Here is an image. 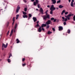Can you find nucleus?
<instances>
[{
	"instance_id": "f257e3e1",
	"label": "nucleus",
	"mask_w": 75,
	"mask_h": 75,
	"mask_svg": "<svg viewBox=\"0 0 75 75\" xmlns=\"http://www.w3.org/2000/svg\"><path fill=\"white\" fill-rule=\"evenodd\" d=\"M56 9V8L54 7V5H52V6H51L50 10H51L50 12V14H51L52 15L53 13V11H54V10H55Z\"/></svg>"
},
{
	"instance_id": "f03ea898",
	"label": "nucleus",
	"mask_w": 75,
	"mask_h": 75,
	"mask_svg": "<svg viewBox=\"0 0 75 75\" xmlns=\"http://www.w3.org/2000/svg\"><path fill=\"white\" fill-rule=\"evenodd\" d=\"M43 18L44 20H47V18L50 19V15H48L47 16L44 15L43 16Z\"/></svg>"
},
{
	"instance_id": "7ed1b4c3",
	"label": "nucleus",
	"mask_w": 75,
	"mask_h": 75,
	"mask_svg": "<svg viewBox=\"0 0 75 75\" xmlns=\"http://www.w3.org/2000/svg\"><path fill=\"white\" fill-rule=\"evenodd\" d=\"M7 45H8V43H7L6 45L4 44V43H2V47H4V48H7Z\"/></svg>"
},
{
	"instance_id": "20e7f679",
	"label": "nucleus",
	"mask_w": 75,
	"mask_h": 75,
	"mask_svg": "<svg viewBox=\"0 0 75 75\" xmlns=\"http://www.w3.org/2000/svg\"><path fill=\"white\" fill-rule=\"evenodd\" d=\"M51 21L50 20H48L46 22V24L47 25H49V24H51Z\"/></svg>"
},
{
	"instance_id": "39448f33",
	"label": "nucleus",
	"mask_w": 75,
	"mask_h": 75,
	"mask_svg": "<svg viewBox=\"0 0 75 75\" xmlns=\"http://www.w3.org/2000/svg\"><path fill=\"white\" fill-rule=\"evenodd\" d=\"M59 30L61 31L63 30V28L62 26H59Z\"/></svg>"
},
{
	"instance_id": "423d86ee",
	"label": "nucleus",
	"mask_w": 75,
	"mask_h": 75,
	"mask_svg": "<svg viewBox=\"0 0 75 75\" xmlns=\"http://www.w3.org/2000/svg\"><path fill=\"white\" fill-rule=\"evenodd\" d=\"M20 6H18L17 7V8L16 10V13H18V11H19V10H20Z\"/></svg>"
},
{
	"instance_id": "0eeeda50",
	"label": "nucleus",
	"mask_w": 75,
	"mask_h": 75,
	"mask_svg": "<svg viewBox=\"0 0 75 75\" xmlns=\"http://www.w3.org/2000/svg\"><path fill=\"white\" fill-rule=\"evenodd\" d=\"M52 4H55L56 3V0H52Z\"/></svg>"
},
{
	"instance_id": "6e6552de",
	"label": "nucleus",
	"mask_w": 75,
	"mask_h": 75,
	"mask_svg": "<svg viewBox=\"0 0 75 75\" xmlns=\"http://www.w3.org/2000/svg\"><path fill=\"white\" fill-rule=\"evenodd\" d=\"M40 11L41 13L42 14H43V9H42L41 8H40Z\"/></svg>"
},
{
	"instance_id": "1a4fd4ad",
	"label": "nucleus",
	"mask_w": 75,
	"mask_h": 75,
	"mask_svg": "<svg viewBox=\"0 0 75 75\" xmlns=\"http://www.w3.org/2000/svg\"><path fill=\"white\" fill-rule=\"evenodd\" d=\"M41 26H40L39 28L38 29V31L39 32H41V31H42V29H41Z\"/></svg>"
},
{
	"instance_id": "9d476101",
	"label": "nucleus",
	"mask_w": 75,
	"mask_h": 75,
	"mask_svg": "<svg viewBox=\"0 0 75 75\" xmlns=\"http://www.w3.org/2000/svg\"><path fill=\"white\" fill-rule=\"evenodd\" d=\"M46 26H47V25L44 24H42L41 25V27L42 28H43L44 27H46Z\"/></svg>"
},
{
	"instance_id": "9b49d317",
	"label": "nucleus",
	"mask_w": 75,
	"mask_h": 75,
	"mask_svg": "<svg viewBox=\"0 0 75 75\" xmlns=\"http://www.w3.org/2000/svg\"><path fill=\"white\" fill-rule=\"evenodd\" d=\"M33 18L34 21V22H35V21H37V18H36L33 17Z\"/></svg>"
},
{
	"instance_id": "f8f14e48",
	"label": "nucleus",
	"mask_w": 75,
	"mask_h": 75,
	"mask_svg": "<svg viewBox=\"0 0 75 75\" xmlns=\"http://www.w3.org/2000/svg\"><path fill=\"white\" fill-rule=\"evenodd\" d=\"M59 8H62L64 7V6H62V5H60L59 6Z\"/></svg>"
},
{
	"instance_id": "ddd939ff",
	"label": "nucleus",
	"mask_w": 75,
	"mask_h": 75,
	"mask_svg": "<svg viewBox=\"0 0 75 75\" xmlns=\"http://www.w3.org/2000/svg\"><path fill=\"white\" fill-rule=\"evenodd\" d=\"M13 30H12L11 31V33L10 35V37H11L12 34H13Z\"/></svg>"
},
{
	"instance_id": "4468645a",
	"label": "nucleus",
	"mask_w": 75,
	"mask_h": 75,
	"mask_svg": "<svg viewBox=\"0 0 75 75\" xmlns=\"http://www.w3.org/2000/svg\"><path fill=\"white\" fill-rule=\"evenodd\" d=\"M65 10H63L62 11V13H61V15H63V14H64V13H65Z\"/></svg>"
},
{
	"instance_id": "2eb2a0df",
	"label": "nucleus",
	"mask_w": 75,
	"mask_h": 75,
	"mask_svg": "<svg viewBox=\"0 0 75 75\" xmlns=\"http://www.w3.org/2000/svg\"><path fill=\"white\" fill-rule=\"evenodd\" d=\"M23 18H27V15H25L23 16Z\"/></svg>"
},
{
	"instance_id": "dca6fc26",
	"label": "nucleus",
	"mask_w": 75,
	"mask_h": 75,
	"mask_svg": "<svg viewBox=\"0 0 75 75\" xmlns=\"http://www.w3.org/2000/svg\"><path fill=\"white\" fill-rule=\"evenodd\" d=\"M16 41H17L16 42V43H17V44H18V43H19V42H20V41H19V40H18V39H16Z\"/></svg>"
},
{
	"instance_id": "f3484780",
	"label": "nucleus",
	"mask_w": 75,
	"mask_h": 75,
	"mask_svg": "<svg viewBox=\"0 0 75 75\" xmlns=\"http://www.w3.org/2000/svg\"><path fill=\"white\" fill-rule=\"evenodd\" d=\"M71 5V7H74V3L71 2V4H70Z\"/></svg>"
},
{
	"instance_id": "a211bd4d",
	"label": "nucleus",
	"mask_w": 75,
	"mask_h": 75,
	"mask_svg": "<svg viewBox=\"0 0 75 75\" xmlns=\"http://www.w3.org/2000/svg\"><path fill=\"white\" fill-rule=\"evenodd\" d=\"M71 16H72V14L71 13H70L69 14L67 15V17H71Z\"/></svg>"
},
{
	"instance_id": "6ab92c4d",
	"label": "nucleus",
	"mask_w": 75,
	"mask_h": 75,
	"mask_svg": "<svg viewBox=\"0 0 75 75\" xmlns=\"http://www.w3.org/2000/svg\"><path fill=\"white\" fill-rule=\"evenodd\" d=\"M22 12L23 15H25V14H27V13L24 12V11H22Z\"/></svg>"
},
{
	"instance_id": "aec40b11",
	"label": "nucleus",
	"mask_w": 75,
	"mask_h": 75,
	"mask_svg": "<svg viewBox=\"0 0 75 75\" xmlns=\"http://www.w3.org/2000/svg\"><path fill=\"white\" fill-rule=\"evenodd\" d=\"M17 24H16L15 25V30H16V28H17Z\"/></svg>"
},
{
	"instance_id": "412c9836",
	"label": "nucleus",
	"mask_w": 75,
	"mask_h": 75,
	"mask_svg": "<svg viewBox=\"0 0 75 75\" xmlns=\"http://www.w3.org/2000/svg\"><path fill=\"white\" fill-rule=\"evenodd\" d=\"M19 16V15H17L16 16V20L18 19V17Z\"/></svg>"
},
{
	"instance_id": "4be33fe9",
	"label": "nucleus",
	"mask_w": 75,
	"mask_h": 75,
	"mask_svg": "<svg viewBox=\"0 0 75 75\" xmlns=\"http://www.w3.org/2000/svg\"><path fill=\"white\" fill-rule=\"evenodd\" d=\"M27 11V8H24V11L25 12H26Z\"/></svg>"
},
{
	"instance_id": "5701e85b",
	"label": "nucleus",
	"mask_w": 75,
	"mask_h": 75,
	"mask_svg": "<svg viewBox=\"0 0 75 75\" xmlns=\"http://www.w3.org/2000/svg\"><path fill=\"white\" fill-rule=\"evenodd\" d=\"M38 8H40V4H38Z\"/></svg>"
},
{
	"instance_id": "b1692460",
	"label": "nucleus",
	"mask_w": 75,
	"mask_h": 75,
	"mask_svg": "<svg viewBox=\"0 0 75 75\" xmlns=\"http://www.w3.org/2000/svg\"><path fill=\"white\" fill-rule=\"evenodd\" d=\"M36 1V3L37 4H38V0H35Z\"/></svg>"
},
{
	"instance_id": "393cba45",
	"label": "nucleus",
	"mask_w": 75,
	"mask_h": 75,
	"mask_svg": "<svg viewBox=\"0 0 75 75\" xmlns=\"http://www.w3.org/2000/svg\"><path fill=\"white\" fill-rule=\"evenodd\" d=\"M51 33H52V32H50V31H48L47 34H51Z\"/></svg>"
},
{
	"instance_id": "a878e982",
	"label": "nucleus",
	"mask_w": 75,
	"mask_h": 75,
	"mask_svg": "<svg viewBox=\"0 0 75 75\" xmlns=\"http://www.w3.org/2000/svg\"><path fill=\"white\" fill-rule=\"evenodd\" d=\"M59 3H61V0H59L57 1V3L58 4Z\"/></svg>"
},
{
	"instance_id": "bb28decb",
	"label": "nucleus",
	"mask_w": 75,
	"mask_h": 75,
	"mask_svg": "<svg viewBox=\"0 0 75 75\" xmlns=\"http://www.w3.org/2000/svg\"><path fill=\"white\" fill-rule=\"evenodd\" d=\"M37 4V3L35 2H34L33 3V4L34 6H35V5H36Z\"/></svg>"
},
{
	"instance_id": "cd10ccee",
	"label": "nucleus",
	"mask_w": 75,
	"mask_h": 75,
	"mask_svg": "<svg viewBox=\"0 0 75 75\" xmlns=\"http://www.w3.org/2000/svg\"><path fill=\"white\" fill-rule=\"evenodd\" d=\"M67 32H68V33H69H69H70V32H71L70 30H69V29L68 30Z\"/></svg>"
},
{
	"instance_id": "c85d7f7f",
	"label": "nucleus",
	"mask_w": 75,
	"mask_h": 75,
	"mask_svg": "<svg viewBox=\"0 0 75 75\" xmlns=\"http://www.w3.org/2000/svg\"><path fill=\"white\" fill-rule=\"evenodd\" d=\"M12 54H11V53L9 55V58H10V57H12Z\"/></svg>"
},
{
	"instance_id": "c756f323",
	"label": "nucleus",
	"mask_w": 75,
	"mask_h": 75,
	"mask_svg": "<svg viewBox=\"0 0 75 75\" xmlns=\"http://www.w3.org/2000/svg\"><path fill=\"white\" fill-rule=\"evenodd\" d=\"M29 17H31V16H32V15H31V14H29Z\"/></svg>"
},
{
	"instance_id": "7c9ffc66",
	"label": "nucleus",
	"mask_w": 75,
	"mask_h": 75,
	"mask_svg": "<svg viewBox=\"0 0 75 75\" xmlns=\"http://www.w3.org/2000/svg\"><path fill=\"white\" fill-rule=\"evenodd\" d=\"M8 62H11V61L10 60V59H8Z\"/></svg>"
},
{
	"instance_id": "2f4dec72",
	"label": "nucleus",
	"mask_w": 75,
	"mask_h": 75,
	"mask_svg": "<svg viewBox=\"0 0 75 75\" xmlns=\"http://www.w3.org/2000/svg\"><path fill=\"white\" fill-rule=\"evenodd\" d=\"M54 20V18H51V20L52 21V20Z\"/></svg>"
},
{
	"instance_id": "473e14b6",
	"label": "nucleus",
	"mask_w": 75,
	"mask_h": 75,
	"mask_svg": "<svg viewBox=\"0 0 75 75\" xmlns=\"http://www.w3.org/2000/svg\"><path fill=\"white\" fill-rule=\"evenodd\" d=\"M73 20L74 21H75V15H74L73 17Z\"/></svg>"
},
{
	"instance_id": "72a5a7b5",
	"label": "nucleus",
	"mask_w": 75,
	"mask_h": 75,
	"mask_svg": "<svg viewBox=\"0 0 75 75\" xmlns=\"http://www.w3.org/2000/svg\"><path fill=\"white\" fill-rule=\"evenodd\" d=\"M49 28H50V25H47V28L48 29Z\"/></svg>"
},
{
	"instance_id": "f704fd0d",
	"label": "nucleus",
	"mask_w": 75,
	"mask_h": 75,
	"mask_svg": "<svg viewBox=\"0 0 75 75\" xmlns=\"http://www.w3.org/2000/svg\"><path fill=\"white\" fill-rule=\"evenodd\" d=\"M12 20L13 21V22H14L15 21V18H14V17L13 18Z\"/></svg>"
},
{
	"instance_id": "c9c22d12",
	"label": "nucleus",
	"mask_w": 75,
	"mask_h": 75,
	"mask_svg": "<svg viewBox=\"0 0 75 75\" xmlns=\"http://www.w3.org/2000/svg\"><path fill=\"white\" fill-rule=\"evenodd\" d=\"M36 26L38 27H40V25H39V24H37L36 25Z\"/></svg>"
},
{
	"instance_id": "e433bc0d",
	"label": "nucleus",
	"mask_w": 75,
	"mask_h": 75,
	"mask_svg": "<svg viewBox=\"0 0 75 75\" xmlns=\"http://www.w3.org/2000/svg\"><path fill=\"white\" fill-rule=\"evenodd\" d=\"M67 19L68 20H70V18L69 17L67 16Z\"/></svg>"
},
{
	"instance_id": "4c0bfd02",
	"label": "nucleus",
	"mask_w": 75,
	"mask_h": 75,
	"mask_svg": "<svg viewBox=\"0 0 75 75\" xmlns=\"http://www.w3.org/2000/svg\"><path fill=\"white\" fill-rule=\"evenodd\" d=\"M52 30L54 31H55V28H52Z\"/></svg>"
},
{
	"instance_id": "58836bf2",
	"label": "nucleus",
	"mask_w": 75,
	"mask_h": 75,
	"mask_svg": "<svg viewBox=\"0 0 75 75\" xmlns=\"http://www.w3.org/2000/svg\"><path fill=\"white\" fill-rule=\"evenodd\" d=\"M64 25H66L67 23H66V22H65L64 23Z\"/></svg>"
},
{
	"instance_id": "ea45409f",
	"label": "nucleus",
	"mask_w": 75,
	"mask_h": 75,
	"mask_svg": "<svg viewBox=\"0 0 75 75\" xmlns=\"http://www.w3.org/2000/svg\"><path fill=\"white\" fill-rule=\"evenodd\" d=\"M10 32V31H8V32H7V35H8V34H9V33Z\"/></svg>"
},
{
	"instance_id": "a19ab883",
	"label": "nucleus",
	"mask_w": 75,
	"mask_h": 75,
	"mask_svg": "<svg viewBox=\"0 0 75 75\" xmlns=\"http://www.w3.org/2000/svg\"><path fill=\"white\" fill-rule=\"evenodd\" d=\"M57 21V19H55L54 20L53 22H55Z\"/></svg>"
},
{
	"instance_id": "79ce46f5",
	"label": "nucleus",
	"mask_w": 75,
	"mask_h": 75,
	"mask_svg": "<svg viewBox=\"0 0 75 75\" xmlns=\"http://www.w3.org/2000/svg\"><path fill=\"white\" fill-rule=\"evenodd\" d=\"M67 14H68V12H66L65 13V15H67Z\"/></svg>"
},
{
	"instance_id": "37998d69",
	"label": "nucleus",
	"mask_w": 75,
	"mask_h": 75,
	"mask_svg": "<svg viewBox=\"0 0 75 75\" xmlns=\"http://www.w3.org/2000/svg\"><path fill=\"white\" fill-rule=\"evenodd\" d=\"M67 21V18H66L64 20V21Z\"/></svg>"
},
{
	"instance_id": "c03bdc74",
	"label": "nucleus",
	"mask_w": 75,
	"mask_h": 75,
	"mask_svg": "<svg viewBox=\"0 0 75 75\" xmlns=\"http://www.w3.org/2000/svg\"><path fill=\"white\" fill-rule=\"evenodd\" d=\"M24 2L25 3H27V1L25 0H23Z\"/></svg>"
},
{
	"instance_id": "a18cd8bd",
	"label": "nucleus",
	"mask_w": 75,
	"mask_h": 75,
	"mask_svg": "<svg viewBox=\"0 0 75 75\" xmlns=\"http://www.w3.org/2000/svg\"><path fill=\"white\" fill-rule=\"evenodd\" d=\"M62 19L63 20H64L65 19V18H64V17H62Z\"/></svg>"
},
{
	"instance_id": "49530a36",
	"label": "nucleus",
	"mask_w": 75,
	"mask_h": 75,
	"mask_svg": "<svg viewBox=\"0 0 75 75\" xmlns=\"http://www.w3.org/2000/svg\"><path fill=\"white\" fill-rule=\"evenodd\" d=\"M25 60V58H23L22 59V61H24Z\"/></svg>"
},
{
	"instance_id": "de8ad7c7",
	"label": "nucleus",
	"mask_w": 75,
	"mask_h": 75,
	"mask_svg": "<svg viewBox=\"0 0 75 75\" xmlns=\"http://www.w3.org/2000/svg\"><path fill=\"white\" fill-rule=\"evenodd\" d=\"M74 2V0H72V2L71 3H73Z\"/></svg>"
},
{
	"instance_id": "09e8293b",
	"label": "nucleus",
	"mask_w": 75,
	"mask_h": 75,
	"mask_svg": "<svg viewBox=\"0 0 75 75\" xmlns=\"http://www.w3.org/2000/svg\"><path fill=\"white\" fill-rule=\"evenodd\" d=\"M22 65L23 67H24V66H25V64H23Z\"/></svg>"
},
{
	"instance_id": "8fccbe9b",
	"label": "nucleus",
	"mask_w": 75,
	"mask_h": 75,
	"mask_svg": "<svg viewBox=\"0 0 75 75\" xmlns=\"http://www.w3.org/2000/svg\"><path fill=\"white\" fill-rule=\"evenodd\" d=\"M42 31H44V30H45L43 28H42Z\"/></svg>"
},
{
	"instance_id": "3c124183",
	"label": "nucleus",
	"mask_w": 75,
	"mask_h": 75,
	"mask_svg": "<svg viewBox=\"0 0 75 75\" xmlns=\"http://www.w3.org/2000/svg\"><path fill=\"white\" fill-rule=\"evenodd\" d=\"M57 23H58V22H59V20L58 19L57 20Z\"/></svg>"
},
{
	"instance_id": "603ef678",
	"label": "nucleus",
	"mask_w": 75,
	"mask_h": 75,
	"mask_svg": "<svg viewBox=\"0 0 75 75\" xmlns=\"http://www.w3.org/2000/svg\"><path fill=\"white\" fill-rule=\"evenodd\" d=\"M50 6L49 5H48L47 6V7H48V8H50Z\"/></svg>"
},
{
	"instance_id": "864d4df0",
	"label": "nucleus",
	"mask_w": 75,
	"mask_h": 75,
	"mask_svg": "<svg viewBox=\"0 0 75 75\" xmlns=\"http://www.w3.org/2000/svg\"><path fill=\"white\" fill-rule=\"evenodd\" d=\"M46 15H49V14H48V13H45Z\"/></svg>"
},
{
	"instance_id": "5fc2aeb1",
	"label": "nucleus",
	"mask_w": 75,
	"mask_h": 75,
	"mask_svg": "<svg viewBox=\"0 0 75 75\" xmlns=\"http://www.w3.org/2000/svg\"><path fill=\"white\" fill-rule=\"evenodd\" d=\"M38 23H39V21H38L37 22V24H38Z\"/></svg>"
},
{
	"instance_id": "6e6d98bb",
	"label": "nucleus",
	"mask_w": 75,
	"mask_h": 75,
	"mask_svg": "<svg viewBox=\"0 0 75 75\" xmlns=\"http://www.w3.org/2000/svg\"><path fill=\"white\" fill-rule=\"evenodd\" d=\"M48 10H47L46 11V12L45 13H47L48 12Z\"/></svg>"
},
{
	"instance_id": "4d7b16f0",
	"label": "nucleus",
	"mask_w": 75,
	"mask_h": 75,
	"mask_svg": "<svg viewBox=\"0 0 75 75\" xmlns=\"http://www.w3.org/2000/svg\"><path fill=\"white\" fill-rule=\"evenodd\" d=\"M69 3H70L71 2V0H68Z\"/></svg>"
},
{
	"instance_id": "13d9d810",
	"label": "nucleus",
	"mask_w": 75,
	"mask_h": 75,
	"mask_svg": "<svg viewBox=\"0 0 75 75\" xmlns=\"http://www.w3.org/2000/svg\"><path fill=\"white\" fill-rule=\"evenodd\" d=\"M31 1H32L33 2V1H34V0H31Z\"/></svg>"
},
{
	"instance_id": "bf43d9fd",
	"label": "nucleus",
	"mask_w": 75,
	"mask_h": 75,
	"mask_svg": "<svg viewBox=\"0 0 75 75\" xmlns=\"http://www.w3.org/2000/svg\"><path fill=\"white\" fill-rule=\"evenodd\" d=\"M65 17H66V18H67V17H68V16H65Z\"/></svg>"
},
{
	"instance_id": "052dcab7",
	"label": "nucleus",
	"mask_w": 75,
	"mask_h": 75,
	"mask_svg": "<svg viewBox=\"0 0 75 75\" xmlns=\"http://www.w3.org/2000/svg\"><path fill=\"white\" fill-rule=\"evenodd\" d=\"M56 9L57 10H58V9H59V8H57Z\"/></svg>"
},
{
	"instance_id": "680f3d73",
	"label": "nucleus",
	"mask_w": 75,
	"mask_h": 75,
	"mask_svg": "<svg viewBox=\"0 0 75 75\" xmlns=\"http://www.w3.org/2000/svg\"><path fill=\"white\" fill-rule=\"evenodd\" d=\"M14 22H13V23H12V25H13L14 24Z\"/></svg>"
},
{
	"instance_id": "e2e57ef3",
	"label": "nucleus",
	"mask_w": 75,
	"mask_h": 75,
	"mask_svg": "<svg viewBox=\"0 0 75 75\" xmlns=\"http://www.w3.org/2000/svg\"><path fill=\"white\" fill-rule=\"evenodd\" d=\"M2 50H4V48H3V47L2 46Z\"/></svg>"
},
{
	"instance_id": "0e129e2a",
	"label": "nucleus",
	"mask_w": 75,
	"mask_h": 75,
	"mask_svg": "<svg viewBox=\"0 0 75 75\" xmlns=\"http://www.w3.org/2000/svg\"><path fill=\"white\" fill-rule=\"evenodd\" d=\"M36 10H37V11L38 10V9H36Z\"/></svg>"
},
{
	"instance_id": "69168bd1",
	"label": "nucleus",
	"mask_w": 75,
	"mask_h": 75,
	"mask_svg": "<svg viewBox=\"0 0 75 75\" xmlns=\"http://www.w3.org/2000/svg\"><path fill=\"white\" fill-rule=\"evenodd\" d=\"M30 17H29L28 18V20H29V19H30Z\"/></svg>"
},
{
	"instance_id": "338daca9",
	"label": "nucleus",
	"mask_w": 75,
	"mask_h": 75,
	"mask_svg": "<svg viewBox=\"0 0 75 75\" xmlns=\"http://www.w3.org/2000/svg\"><path fill=\"white\" fill-rule=\"evenodd\" d=\"M74 5H75V3H74Z\"/></svg>"
},
{
	"instance_id": "774afa93",
	"label": "nucleus",
	"mask_w": 75,
	"mask_h": 75,
	"mask_svg": "<svg viewBox=\"0 0 75 75\" xmlns=\"http://www.w3.org/2000/svg\"><path fill=\"white\" fill-rule=\"evenodd\" d=\"M0 61H1V59H0Z\"/></svg>"
}]
</instances>
